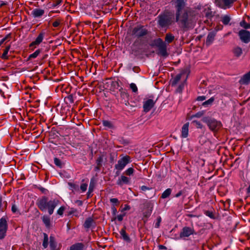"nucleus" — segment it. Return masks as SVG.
I'll return each instance as SVG.
<instances>
[{
  "mask_svg": "<svg viewBox=\"0 0 250 250\" xmlns=\"http://www.w3.org/2000/svg\"><path fill=\"white\" fill-rule=\"evenodd\" d=\"M11 211L13 213L19 212L18 208L15 204H13L12 206Z\"/></svg>",
  "mask_w": 250,
  "mask_h": 250,
  "instance_id": "47",
  "label": "nucleus"
},
{
  "mask_svg": "<svg viewBox=\"0 0 250 250\" xmlns=\"http://www.w3.org/2000/svg\"><path fill=\"white\" fill-rule=\"evenodd\" d=\"M86 248L83 243H76L70 247L69 250H84Z\"/></svg>",
  "mask_w": 250,
  "mask_h": 250,
  "instance_id": "18",
  "label": "nucleus"
},
{
  "mask_svg": "<svg viewBox=\"0 0 250 250\" xmlns=\"http://www.w3.org/2000/svg\"><path fill=\"white\" fill-rule=\"evenodd\" d=\"M45 33L43 32H41L38 37L36 38L35 41L31 42L29 45V47L33 50L36 47L37 45H39L42 42L44 38Z\"/></svg>",
  "mask_w": 250,
  "mask_h": 250,
  "instance_id": "13",
  "label": "nucleus"
},
{
  "mask_svg": "<svg viewBox=\"0 0 250 250\" xmlns=\"http://www.w3.org/2000/svg\"><path fill=\"white\" fill-rule=\"evenodd\" d=\"M87 188V184L83 183L81 184L80 186L81 190H82V192H85Z\"/></svg>",
  "mask_w": 250,
  "mask_h": 250,
  "instance_id": "48",
  "label": "nucleus"
},
{
  "mask_svg": "<svg viewBox=\"0 0 250 250\" xmlns=\"http://www.w3.org/2000/svg\"><path fill=\"white\" fill-rule=\"evenodd\" d=\"M65 209V208L64 206L61 207L57 210V214L60 216H62Z\"/></svg>",
  "mask_w": 250,
  "mask_h": 250,
  "instance_id": "42",
  "label": "nucleus"
},
{
  "mask_svg": "<svg viewBox=\"0 0 250 250\" xmlns=\"http://www.w3.org/2000/svg\"><path fill=\"white\" fill-rule=\"evenodd\" d=\"M10 35L9 34L8 35H7L5 38L2 39L0 41V45H1L7 39H8L9 37H10Z\"/></svg>",
  "mask_w": 250,
  "mask_h": 250,
  "instance_id": "56",
  "label": "nucleus"
},
{
  "mask_svg": "<svg viewBox=\"0 0 250 250\" xmlns=\"http://www.w3.org/2000/svg\"><path fill=\"white\" fill-rule=\"evenodd\" d=\"M61 23V21L59 20H56L54 22H53L52 25L54 27H58Z\"/></svg>",
  "mask_w": 250,
  "mask_h": 250,
  "instance_id": "50",
  "label": "nucleus"
},
{
  "mask_svg": "<svg viewBox=\"0 0 250 250\" xmlns=\"http://www.w3.org/2000/svg\"><path fill=\"white\" fill-rule=\"evenodd\" d=\"M125 216V213L123 214H119L117 216V219L120 222L122 221L123 220L124 217Z\"/></svg>",
  "mask_w": 250,
  "mask_h": 250,
  "instance_id": "55",
  "label": "nucleus"
},
{
  "mask_svg": "<svg viewBox=\"0 0 250 250\" xmlns=\"http://www.w3.org/2000/svg\"><path fill=\"white\" fill-rule=\"evenodd\" d=\"M214 100V98L213 97L210 98L208 100L205 101L202 104V105L205 107H208L209 105H210L212 104V103L213 102Z\"/></svg>",
  "mask_w": 250,
  "mask_h": 250,
  "instance_id": "34",
  "label": "nucleus"
},
{
  "mask_svg": "<svg viewBox=\"0 0 250 250\" xmlns=\"http://www.w3.org/2000/svg\"><path fill=\"white\" fill-rule=\"evenodd\" d=\"M230 21V18L229 15H224L221 17V21L225 25L229 24Z\"/></svg>",
  "mask_w": 250,
  "mask_h": 250,
  "instance_id": "30",
  "label": "nucleus"
},
{
  "mask_svg": "<svg viewBox=\"0 0 250 250\" xmlns=\"http://www.w3.org/2000/svg\"><path fill=\"white\" fill-rule=\"evenodd\" d=\"M48 245V237L46 233H43V240L42 243V246L44 249H46Z\"/></svg>",
  "mask_w": 250,
  "mask_h": 250,
  "instance_id": "31",
  "label": "nucleus"
},
{
  "mask_svg": "<svg viewBox=\"0 0 250 250\" xmlns=\"http://www.w3.org/2000/svg\"><path fill=\"white\" fill-rule=\"evenodd\" d=\"M229 208V202H224L220 201V208H221L224 210H227Z\"/></svg>",
  "mask_w": 250,
  "mask_h": 250,
  "instance_id": "27",
  "label": "nucleus"
},
{
  "mask_svg": "<svg viewBox=\"0 0 250 250\" xmlns=\"http://www.w3.org/2000/svg\"><path fill=\"white\" fill-rule=\"evenodd\" d=\"M130 179L125 176H121L117 182V184L119 186H122L123 184H127L129 183Z\"/></svg>",
  "mask_w": 250,
  "mask_h": 250,
  "instance_id": "21",
  "label": "nucleus"
},
{
  "mask_svg": "<svg viewBox=\"0 0 250 250\" xmlns=\"http://www.w3.org/2000/svg\"><path fill=\"white\" fill-rule=\"evenodd\" d=\"M44 9L37 8L32 11L31 15L34 18H40L44 15Z\"/></svg>",
  "mask_w": 250,
  "mask_h": 250,
  "instance_id": "16",
  "label": "nucleus"
},
{
  "mask_svg": "<svg viewBox=\"0 0 250 250\" xmlns=\"http://www.w3.org/2000/svg\"><path fill=\"white\" fill-rule=\"evenodd\" d=\"M239 82L242 84H248L250 82V71L241 78Z\"/></svg>",
  "mask_w": 250,
  "mask_h": 250,
  "instance_id": "20",
  "label": "nucleus"
},
{
  "mask_svg": "<svg viewBox=\"0 0 250 250\" xmlns=\"http://www.w3.org/2000/svg\"><path fill=\"white\" fill-rule=\"evenodd\" d=\"M40 49L36 50L33 53L30 54L28 57V59L30 60L32 59H35L37 58L41 53Z\"/></svg>",
  "mask_w": 250,
  "mask_h": 250,
  "instance_id": "33",
  "label": "nucleus"
},
{
  "mask_svg": "<svg viewBox=\"0 0 250 250\" xmlns=\"http://www.w3.org/2000/svg\"><path fill=\"white\" fill-rule=\"evenodd\" d=\"M150 99L145 100L143 102V109L146 113L149 111L154 106L157 99L154 100L152 96Z\"/></svg>",
  "mask_w": 250,
  "mask_h": 250,
  "instance_id": "7",
  "label": "nucleus"
},
{
  "mask_svg": "<svg viewBox=\"0 0 250 250\" xmlns=\"http://www.w3.org/2000/svg\"><path fill=\"white\" fill-rule=\"evenodd\" d=\"M171 191L172 190L171 188H167L162 193L161 198L162 199H165L167 198L171 193Z\"/></svg>",
  "mask_w": 250,
  "mask_h": 250,
  "instance_id": "28",
  "label": "nucleus"
},
{
  "mask_svg": "<svg viewBox=\"0 0 250 250\" xmlns=\"http://www.w3.org/2000/svg\"><path fill=\"white\" fill-rule=\"evenodd\" d=\"M120 233L122 238L126 242H130L131 241L130 238L125 231V228L124 227L120 231Z\"/></svg>",
  "mask_w": 250,
  "mask_h": 250,
  "instance_id": "22",
  "label": "nucleus"
},
{
  "mask_svg": "<svg viewBox=\"0 0 250 250\" xmlns=\"http://www.w3.org/2000/svg\"><path fill=\"white\" fill-rule=\"evenodd\" d=\"M189 123L185 124L182 127L181 135L182 138H187L188 135Z\"/></svg>",
  "mask_w": 250,
  "mask_h": 250,
  "instance_id": "19",
  "label": "nucleus"
},
{
  "mask_svg": "<svg viewBox=\"0 0 250 250\" xmlns=\"http://www.w3.org/2000/svg\"><path fill=\"white\" fill-rule=\"evenodd\" d=\"M62 2V0H57L56 2L52 4L53 7H56L59 5Z\"/></svg>",
  "mask_w": 250,
  "mask_h": 250,
  "instance_id": "53",
  "label": "nucleus"
},
{
  "mask_svg": "<svg viewBox=\"0 0 250 250\" xmlns=\"http://www.w3.org/2000/svg\"><path fill=\"white\" fill-rule=\"evenodd\" d=\"M205 100H206V96H199L197 98V101H203Z\"/></svg>",
  "mask_w": 250,
  "mask_h": 250,
  "instance_id": "58",
  "label": "nucleus"
},
{
  "mask_svg": "<svg viewBox=\"0 0 250 250\" xmlns=\"http://www.w3.org/2000/svg\"><path fill=\"white\" fill-rule=\"evenodd\" d=\"M93 222V220L91 218H88L85 220L83 226L86 229H89L91 227Z\"/></svg>",
  "mask_w": 250,
  "mask_h": 250,
  "instance_id": "26",
  "label": "nucleus"
},
{
  "mask_svg": "<svg viewBox=\"0 0 250 250\" xmlns=\"http://www.w3.org/2000/svg\"><path fill=\"white\" fill-rule=\"evenodd\" d=\"M237 0H220V8L224 9L230 8Z\"/></svg>",
  "mask_w": 250,
  "mask_h": 250,
  "instance_id": "14",
  "label": "nucleus"
},
{
  "mask_svg": "<svg viewBox=\"0 0 250 250\" xmlns=\"http://www.w3.org/2000/svg\"><path fill=\"white\" fill-rule=\"evenodd\" d=\"M183 78L184 81L186 82L187 80V77H185V74L184 72H182L177 74L172 80L171 82L172 85H174L177 84L180 80Z\"/></svg>",
  "mask_w": 250,
  "mask_h": 250,
  "instance_id": "17",
  "label": "nucleus"
},
{
  "mask_svg": "<svg viewBox=\"0 0 250 250\" xmlns=\"http://www.w3.org/2000/svg\"><path fill=\"white\" fill-rule=\"evenodd\" d=\"M8 228V225L6 219L2 217L0 219V239H2L6 235Z\"/></svg>",
  "mask_w": 250,
  "mask_h": 250,
  "instance_id": "8",
  "label": "nucleus"
},
{
  "mask_svg": "<svg viewBox=\"0 0 250 250\" xmlns=\"http://www.w3.org/2000/svg\"><path fill=\"white\" fill-rule=\"evenodd\" d=\"M94 186L93 184H92L91 182H90L89 189H88V195H89V194L93 191V190Z\"/></svg>",
  "mask_w": 250,
  "mask_h": 250,
  "instance_id": "54",
  "label": "nucleus"
},
{
  "mask_svg": "<svg viewBox=\"0 0 250 250\" xmlns=\"http://www.w3.org/2000/svg\"><path fill=\"white\" fill-rule=\"evenodd\" d=\"M204 213L206 214V215L208 216L210 218H214V215L212 212L210 211H205Z\"/></svg>",
  "mask_w": 250,
  "mask_h": 250,
  "instance_id": "49",
  "label": "nucleus"
},
{
  "mask_svg": "<svg viewBox=\"0 0 250 250\" xmlns=\"http://www.w3.org/2000/svg\"><path fill=\"white\" fill-rule=\"evenodd\" d=\"M222 226H224L227 230H231L230 226L231 224V218L230 217H228L226 220V222H222Z\"/></svg>",
  "mask_w": 250,
  "mask_h": 250,
  "instance_id": "25",
  "label": "nucleus"
},
{
  "mask_svg": "<svg viewBox=\"0 0 250 250\" xmlns=\"http://www.w3.org/2000/svg\"><path fill=\"white\" fill-rule=\"evenodd\" d=\"M153 208V204L151 202H146L144 204V208L143 209V220L146 223L147 219L151 215Z\"/></svg>",
  "mask_w": 250,
  "mask_h": 250,
  "instance_id": "5",
  "label": "nucleus"
},
{
  "mask_svg": "<svg viewBox=\"0 0 250 250\" xmlns=\"http://www.w3.org/2000/svg\"><path fill=\"white\" fill-rule=\"evenodd\" d=\"M154 45L158 48V54L163 57H167L168 55L167 51L166 44L160 38L154 40Z\"/></svg>",
  "mask_w": 250,
  "mask_h": 250,
  "instance_id": "3",
  "label": "nucleus"
},
{
  "mask_svg": "<svg viewBox=\"0 0 250 250\" xmlns=\"http://www.w3.org/2000/svg\"><path fill=\"white\" fill-rule=\"evenodd\" d=\"M7 207V202L6 201H3L2 197L0 195V212L4 211Z\"/></svg>",
  "mask_w": 250,
  "mask_h": 250,
  "instance_id": "24",
  "label": "nucleus"
},
{
  "mask_svg": "<svg viewBox=\"0 0 250 250\" xmlns=\"http://www.w3.org/2000/svg\"><path fill=\"white\" fill-rule=\"evenodd\" d=\"M204 121L206 122L210 130L213 131H216L218 130V121L212 118H206Z\"/></svg>",
  "mask_w": 250,
  "mask_h": 250,
  "instance_id": "9",
  "label": "nucleus"
},
{
  "mask_svg": "<svg viewBox=\"0 0 250 250\" xmlns=\"http://www.w3.org/2000/svg\"><path fill=\"white\" fill-rule=\"evenodd\" d=\"M10 46H8L4 49V52L1 56V58L2 59H8L7 54H8V51L10 49Z\"/></svg>",
  "mask_w": 250,
  "mask_h": 250,
  "instance_id": "35",
  "label": "nucleus"
},
{
  "mask_svg": "<svg viewBox=\"0 0 250 250\" xmlns=\"http://www.w3.org/2000/svg\"><path fill=\"white\" fill-rule=\"evenodd\" d=\"M49 245L51 250H60L61 249L60 245H58L55 237L52 235L49 237Z\"/></svg>",
  "mask_w": 250,
  "mask_h": 250,
  "instance_id": "15",
  "label": "nucleus"
},
{
  "mask_svg": "<svg viewBox=\"0 0 250 250\" xmlns=\"http://www.w3.org/2000/svg\"><path fill=\"white\" fill-rule=\"evenodd\" d=\"M215 37V34L213 32H210L208 33L207 40L206 44L207 45H210L213 42Z\"/></svg>",
  "mask_w": 250,
  "mask_h": 250,
  "instance_id": "23",
  "label": "nucleus"
},
{
  "mask_svg": "<svg viewBox=\"0 0 250 250\" xmlns=\"http://www.w3.org/2000/svg\"><path fill=\"white\" fill-rule=\"evenodd\" d=\"M65 99L67 100L70 103H73L74 102L73 97L72 95H69L65 98Z\"/></svg>",
  "mask_w": 250,
  "mask_h": 250,
  "instance_id": "52",
  "label": "nucleus"
},
{
  "mask_svg": "<svg viewBox=\"0 0 250 250\" xmlns=\"http://www.w3.org/2000/svg\"><path fill=\"white\" fill-rule=\"evenodd\" d=\"M148 31L146 28L141 25L135 26L132 31V35L138 38L146 35Z\"/></svg>",
  "mask_w": 250,
  "mask_h": 250,
  "instance_id": "4",
  "label": "nucleus"
},
{
  "mask_svg": "<svg viewBox=\"0 0 250 250\" xmlns=\"http://www.w3.org/2000/svg\"><path fill=\"white\" fill-rule=\"evenodd\" d=\"M162 219L160 216H158L156 220V222L155 224V228H159L160 226V223L161 222Z\"/></svg>",
  "mask_w": 250,
  "mask_h": 250,
  "instance_id": "43",
  "label": "nucleus"
},
{
  "mask_svg": "<svg viewBox=\"0 0 250 250\" xmlns=\"http://www.w3.org/2000/svg\"><path fill=\"white\" fill-rule=\"evenodd\" d=\"M134 171V170L132 167H129L125 170V172L126 175H131L133 173Z\"/></svg>",
  "mask_w": 250,
  "mask_h": 250,
  "instance_id": "45",
  "label": "nucleus"
},
{
  "mask_svg": "<svg viewBox=\"0 0 250 250\" xmlns=\"http://www.w3.org/2000/svg\"><path fill=\"white\" fill-rule=\"evenodd\" d=\"M127 96V93H126L124 92H121V96H122V97H124V96Z\"/></svg>",
  "mask_w": 250,
  "mask_h": 250,
  "instance_id": "64",
  "label": "nucleus"
},
{
  "mask_svg": "<svg viewBox=\"0 0 250 250\" xmlns=\"http://www.w3.org/2000/svg\"><path fill=\"white\" fill-rule=\"evenodd\" d=\"M192 123L194 124L195 126L198 128H202L203 127L202 124L199 121H193Z\"/></svg>",
  "mask_w": 250,
  "mask_h": 250,
  "instance_id": "44",
  "label": "nucleus"
},
{
  "mask_svg": "<svg viewBox=\"0 0 250 250\" xmlns=\"http://www.w3.org/2000/svg\"><path fill=\"white\" fill-rule=\"evenodd\" d=\"M174 4L175 21L178 26L184 29L192 26L197 15L195 11L189 7L186 8V0H175Z\"/></svg>",
  "mask_w": 250,
  "mask_h": 250,
  "instance_id": "1",
  "label": "nucleus"
},
{
  "mask_svg": "<svg viewBox=\"0 0 250 250\" xmlns=\"http://www.w3.org/2000/svg\"><path fill=\"white\" fill-rule=\"evenodd\" d=\"M174 39V37L170 34H167L166 36L165 41L168 43L171 42Z\"/></svg>",
  "mask_w": 250,
  "mask_h": 250,
  "instance_id": "38",
  "label": "nucleus"
},
{
  "mask_svg": "<svg viewBox=\"0 0 250 250\" xmlns=\"http://www.w3.org/2000/svg\"><path fill=\"white\" fill-rule=\"evenodd\" d=\"M101 167L102 166H99V165H97V166L95 167V171H99L100 170Z\"/></svg>",
  "mask_w": 250,
  "mask_h": 250,
  "instance_id": "61",
  "label": "nucleus"
},
{
  "mask_svg": "<svg viewBox=\"0 0 250 250\" xmlns=\"http://www.w3.org/2000/svg\"><path fill=\"white\" fill-rule=\"evenodd\" d=\"M130 162V157L127 155L125 156L118 160L117 164L115 166V167L116 169L121 171Z\"/></svg>",
  "mask_w": 250,
  "mask_h": 250,
  "instance_id": "6",
  "label": "nucleus"
},
{
  "mask_svg": "<svg viewBox=\"0 0 250 250\" xmlns=\"http://www.w3.org/2000/svg\"><path fill=\"white\" fill-rule=\"evenodd\" d=\"M39 189L43 193H44L45 192V191L46 190V189L45 188H44L42 187L40 188Z\"/></svg>",
  "mask_w": 250,
  "mask_h": 250,
  "instance_id": "62",
  "label": "nucleus"
},
{
  "mask_svg": "<svg viewBox=\"0 0 250 250\" xmlns=\"http://www.w3.org/2000/svg\"><path fill=\"white\" fill-rule=\"evenodd\" d=\"M110 201L113 204L118 205L119 203V200L117 198H111Z\"/></svg>",
  "mask_w": 250,
  "mask_h": 250,
  "instance_id": "51",
  "label": "nucleus"
},
{
  "mask_svg": "<svg viewBox=\"0 0 250 250\" xmlns=\"http://www.w3.org/2000/svg\"><path fill=\"white\" fill-rule=\"evenodd\" d=\"M194 233V230L193 228L185 227L182 229L180 233V237L181 238L188 237Z\"/></svg>",
  "mask_w": 250,
  "mask_h": 250,
  "instance_id": "12",
  "label": "nucleus"
},
{
  "mask_svg": "<svg viewBox=\"0 0 250 250\" xmlns=\"http://www.w3.org/2000/svg\"><path fill=\"white\" fill-rule=\"evenodd\" d=\"M233 52L235 56L239 57L242 54V49L239 47H236L234 48Z\"/></svg>",
  "mask_w": 250,
  "mask_h": 250,
  "instance_id": "29",
  "label": "nucleus"
},
{
  "mask_svg": "<svg viewBox=\"0 0 250 250\" xmlns=\"http://www.w3.org/2000/svg\"><path fill=\"white\" fill-rule=\"evenodd\" d=\"M183 88V84L179 85V86L178 87L179 91V92L182 91Z\"/></svg>",
  "mask_w": 250,
  "mask_h": 250,
  "instance_id": "63",
  "label": "nucleus"
},
{
  "mask_svg": "<svg viewBox=\"0 0 250 250\" xmlns=\"http://www.w3.org/2000/svg\"><path fill=\"white\" fill-rule=\"evenodd\" d=\"M158 18V23L160 26L163 27L171 24L170 18L168 16L159 15Z\"/></svg>",
  "mask_w": 250,
  "mask_h": 250,
  "instance_id": "10",
  "label": "nucleus"
},
{
  "mask_svg": "<svg viewBox=\"0 0 250 250\" xmlns=\"http://www.w3.org/2000/svg\"><path fill=\"white\" fill-rule=\"evenodd\" d=\"M103 125L104 126L109 128H112L114 127L110 121L107 120L103 121Z\"/></svg>",
  "mask_w": 250,
  "mask_h": 250,
  "instance_id": "37",
  "label": "nucleus"
},
{
  "mask_svg": "<svg viewBox=\"0 0 250 250\" xmlns=\"http://www.w3.org/2000/svg\"><path fill=\"white\" fill-rule=\"evenodd\" d=\"M42 221L47 227H49L50 225V218L47 216H43L42 218Z\"/></svg>",
  "mask_w": 250,
  "mask_h": 250,
  "instance_id": "32",
  "label": "nucleus"
},
{
  "mask_svg": "<svg viewBox=\"0 0 250 250\" xmlns=\"http://www.w3.org/2000/svg\"><path fill=\"white\" fill-rule=\"evenodd\" d=\"M150 188L146 187V186H143L141 187V189L143 191H146L147 190H149Z\"/></svg>",
  "mask_w": 250,
  "mask_h": 250,
  "instance_id": "59",
  "label": "nucleus"
},
{
  "mask_svg": "<svg viewBox=\"0 0 250 250\" xmlns=\"http://www.w3.org/2000/svg\"><path fill=\"white\" fill-rule=\"evenodd\" d=\"M103 161V157L102 156H100L98 157L97 159L96 160V164L97 165H99V166H102V162Z\"/></svg>",
  "mask_w": 250,
  "mask_h": 250,
  "instance_id": "41",
  "label": "nucleus"
},
{
  "mask_svg": "<svg viewBox=\"0 0 250 250\" xmlns=\"http://www.w3.org/2000/svg\"><path fill=\"white\" fill-rule=\"evenodd\" d=\"M111 211H112L113 215H116V213L117 212V209H116V208H115V207L114 206H112V207H111Z\"/></svg>",
  "mask_w": 250,
  "mask_h": 250,
  "instance_id": "57",
  "label": "nucleus"
},
{
  "mask_svg": "<svg viewBox=\"0 0 250 250\" xmlns=\"http://www.w3.org/2000/svg\"><path fill=\"white\" fill-rule=\"evenodd\" d=\"M68 185L69 186L70 189L72 191H77L79 189L78 185L74 183L69 182L68 183Z\"/></svg>",
  "mask_w": 250,
  "mask_h": 250,
  "instance_id": "36",
  "label": "nucleus"
},
{
  "mask_svg": "<svg viewBox=\"0 0 250 250\" xmlns=\"http://www.w3.org/2000/svg\"><path fill=\"white\" fill-rule=\"evenodd\" d=\"M240 25L241 27H243L245 29L250 28V24L247 23L245 20L242 21L240 23Z\"/></svg>",
  "mask_w": 250,
  "mask_h": 250,
  "instance_id": "39",
  "label": "nucleus"
},
{
  "mask_svg": "<svg viewBox=\"0 0 250 250\" xmlns=\"http://www.w3.org/2000/svg\"><path fill=\"white\" fill-rule=\"evenodd\" d=\"M183 194L182 191H180L178 192L177 194H175V197H180L182 194Z\"/></svg>",
  "mask_w": 250,
  "mask_h": 250,
  "instance_id": "60",
  "label": "nucleus"
},
{
  "mask_svg": "<svg viewBox=\"0 0 250 250\" xmlns=\"http://www.w3.org/2000/svg\"><path fill=\"white\" fill-rule=\"evenodd\" d=\"M130 87L134 92H136L138 91V88L134 83H131L130 84Z\"/></svg>",
  "mask_w": 250,
  "mask_h": 250,
  "instance_id": "46",
  "label": "nucleus"
},
{
  "mask_svg": "<svg viewBox=\"0 0 250 250\" xmlns=\"http://www.w3.org/2000/svg\"><path fill=\"white\" fill-rule=\"evenodd\" d=\"M54 164L58 167H62V163L61 161L58 158H55L54 159Z\"/></svg>",
  "mask_w": 250,
  "mask_h": 250,
  "instance_id": "40",
  "label": "nucleus"
},
{
  "mask_svg": "<svg viewBox=\"0 0 250 250\" xmlns=\"http://www.w3.org/2000/svg\"><path fill=\"white\" fill-rule=\"evenodd\" d=\"M59 202L58 200H48L47 197L43 196L38 200L37 205L40 210L43 211L47 210L48 213L51 215L53 214L55 208L58 206Z\"/></svg>",
  "mask_w": 250,
  "mask_h": 250,
  "instance_id": "2",
  "label": "nucleus"
},
{
  "mask_svg": "<svg viewBox=\"0 0 250 250\" xmlns=\"http://www.w3.org/2000/svg\"><path fill=\"white\" fill-rule=\"evenodd\" d=\"M239 36L241 40L244 43H247L250 42V32L247 30H241L239 32Z\"/></svg>",
  "mask_w": 250,
  "mask_h": 250,
  "instance_id": "11",
  "label": "nucleus"
}]
</instances>
